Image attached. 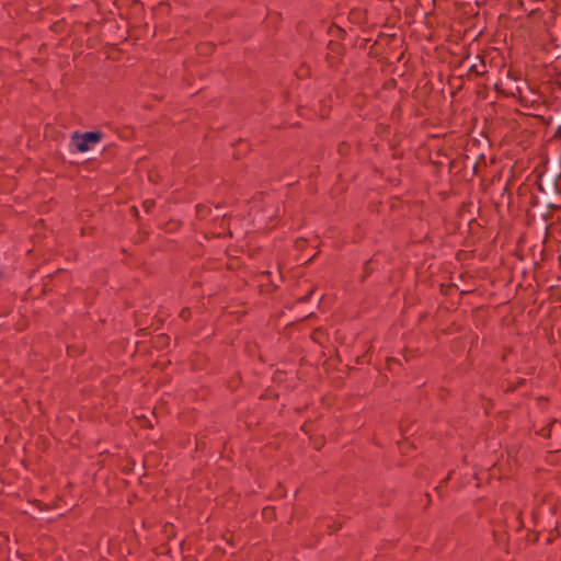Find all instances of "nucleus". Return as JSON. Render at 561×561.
I'll list each match as a JSON object with an SVG mask.
<instances>
[{
  "label": "nucleus",
  "mask_w": 561,
  "mask_h": 561,
  "mask_svg": "<svg viewBox=\"0 0 561 561\" xmlns=\"http://www.w3.org/2000/svg\"><path fill=\"white\" fill-rule=\"evenodd\" d=\"M388 87H396L397 85V81L396 79H390L388 82H387Z\"/></svg>",
  "instance_id": "nucleus-28"
},
{
  "label": "nucleus",
  "mask_w": 561,
  "mask_h": 561,
  "mask_svg": "<svg viewBox=\"0 0 561 561\" xmlns=\"http://www.w3.org/2000/svg\"><path fill=\"white\" fill-rule=\"evenodd\" d=\"M481 65L483 68H485V62H484L483 58H481Z\"/></svg>",
  "instance_id": "nucleus-36"
},
{
  "label": "nucleus",
  "mask_w": 561,
  "mask_h": 561,
  "mask_svg": "<svg viewBox=\"0 0 561 561\" xmlns=\"http://www.w3.org/2000/svg\"><path fill=\"white\" fill-rule=\"evenodd\" d=\"M314 293V289H310L305 296L300 297L298 299V302L299 304H305V302H308L310 299H311V296L313 295Z\"/></svg>",
  "instance_id": "nucleus-19"
},
{
  "label": "nucleus",
  "mask_w": 561,
  "mask_h": 561,
  "mask_svg": "<svg viewBox=\"0 0 561 561\" xmlns=\"http://www.w3.org/2000/svg\"><path fill=\"white\" fill-rule=\"evenodd\" d=\"M557 122L561 123V116L557 117Z\"/></svg>",
  "instance_id": "nucleus-46"
},
{
  "label": "nucleus",
  "mask_w": 561,
  "mask_h": 561,
  "mask_svg": "<svg viewBox=\"0 0 561 561\" xmlns=\"http://www.w3.org/2000/svg\"><path fill=\"white\" fill-rule=\"evenodd\" d=\"M325 61L331 69H337L342 64V57L328 53L325 55Z\"/></svg>",
  "instance_id": "nucleus-9"
},
{
  "label": "nucleus",
  "mask_w": 561,
  "mask_h": 561,
  "mask_svg": "<svg viewBox=\"0 0 561 561\" xmlns=\"http://www.w3.org/2000/svg\"><path fill=\"white\" fill-rule=\"evenodd\" d=\"M404 362L408 363L410 360V357H408L405 354L403 355Z\"/></svg>",
  "instance_id": "nucleus-32"
},
{
  "label": "nucleus",
  "mask_w": 561,
  "mask_h": 561,
  "mask_svg": "<svg viewBox=\"0 0 561 561\" xmlns=\"http://www.w3.org/2000/svg\"><path fill=\"white\" fill-rule=\"evenodd\" d=\"M547 208L549 210H560L561 209V204H556L553 203L554 201H547Z\"/></svg>",
  "instance_id": "nucleus-20"
},
{
  "label": "nucleus",
  "mask_w": 561,
  "mask_h": 561,
  "mask_svg": "<svg viewBox=\"0 0 561 561\" xmlns=\"http://www.w3.org/2000/svg\"><path fill=\"white\" fill-rule=\"evenodd\" d=\"M154 206H156L154 199H145L142 202V208L146 213H151L152 209L154 208Z\"/></svg>",
  "instance_id": "nucleus-12"
},
{
  "label": "nucleus",
  "mask_w": 561,
  "mask_h": 561,
  "mask_svg": "<svg viewBox=\"0 0 561 561\" xmlns=\"http://www.w3.org/2000/svg\"><path fill=\"white\" fill-rule=\"evenodd\" d=\"M436 154H437V156H442V154H444V153L439 150V151H437V153H436Z\"/></svg>",
  "instance_id": "nucleus-42"
},
{
  "label": "nucleus",
  "mask_w": 561,
  "mask_h": 561,
  "mask_svg": "<svg viewBox=\"0 0 561 561\" xmlns=\"http://www.w3.org/2000/svg\"><path fill=\"white\" fill-rule=\"evenodd\" d=\"M431 163L437 169L439 170L442 167H443V163L440 161H431Z\"/></svg>",
  "instance_id": "nucleus-26"
},
{
  "label": "nucleus",
  "mask_w": 561,
  "mask_h": 561,
  "mask_svg": "<svg viewBox=\"0 0 561 561\" xmlns=\"http://www.w3.org/2000/svg\"><path fill=\"white\" fill-rule=\"evenodd\" d=\"M539 535H540V534H539V533H537V531H530V533H528V535H527V538H526V539H527V541H529V542H531V543H537V542H538V540H539Z\"/></svg>",
  "instance_id": "nucleus-17"
},
{
  "label": "nucleus",
  "mask_w": 561,
  "mask_h": 561,
  "mask_svg": "<svg viewBox=\"0 0 561 561\" xmlns=\"http://www.w3.org/2000/svg\"><path fill=\"white\" fill-rule=\"evenodd\" d=\"M537 13V10L530 11L529 15H535Z\"/></svg>",
  "instance_id": "nucleus-35"
},
{
  "label": "nucleus",
  "mask_w": 561,
  "mask_h": 561,
  "mask_svg": "<svg viewBox=\"0 0 561 561\" xmlns=\"http://www.w3.org/2000/svg\"><path fill=\"white\" fill-rule=\"evenodd\" d=\"M449 478H450V473L445 479H443L436 488H434V491L438 494V496H440V497L443 496L442 490L447 484V481L449 480Z\"/></svg>",
  "instance_id": "nucleus-14"
},
{
  "label": "nucleus",
  "mask_w": 561,
  "mask_h": 561,
  "mask_svg": "<svg viewBox=\"0 0 561 561\" xmlns=\"http://www.w3.org/2000/svg\"><path fill=\"white\" fill-rule=\"evenodd\" d=\"M455 165H456V160H451L449 162V165H448L449 167V171H451L455 168Z\"/></svg>",
  "instance_id": "nucleus-29"
},
{
  "label": "nucleus",
  "mask_w": 561,
  "mask_h": 561,
  "mask_svg": "<svg viewBox=\"0 0 561 561\" xmlns=\"http://www.w3.org/2000/svg\"><path fill=\"white\" fill-rule=\"evenodd\" d=\"M542 218H543L546 221H548V220H550V219L552 218V215H551L549 211H547V213H545V214L542 215Z\"/></svg>",
  "instance_id": "nucleus-27"
},
{
  "label": "nucleus",
  "mask_w": 561,
  "mask_h": 561,
  "mask_svg": "<svg viewBox=\"0 0 561 561\" xmlns=\"http://www.w3.org/2000/svg\"><path fill=\"white\" fill-rule=\"evenodd\" d=\"M327 49L332 53V55H336L343 57L346 54V47L339 41H329L327 44Z\"/></svg>",
  "instance_id": "nucleus-4"
},
{
  "label": "nucleus",
  "mask_w": 561,
  "mask_h": 561,
  "mask_svg": "<svg viewBox=\"0 0 561 561\" xmlns=\"http://www.w3.org/2000/svg\"><path fill=\"white\" fill-rule=\"evenodd\" d=\"M170 345V336L165 333L158 334L153 340L157 350H164Z\"/></svg>",
  "instance_id": "nucleus-7"
},
{
  "label": "nucleus",
  "mask_w": 561,
  "mask_h": 561,
  "mask_svg": "<svg viewBox=\"0 0 561 561\" xmlns=\"http://www.w3.org/2000/svg\"><path fill=\"white\" fill-rule=\"evenodd\" d=\"M351 146L343 141L339 145L337 151L341 156H346L350 152Z\"/></svg>",
  "instance_id": "nucleus-15"
},
{
  "label": "nucleus",
  "mask_w": 561,
  "mask_h": 561,
  "mask_svg": "<svg viewBox=\"0 0 561 561\" xmlns=\"http://www.w3.org/2000/svg\"><path fill=\"white\" fill-rule=\"evenodd\" d=\"M379 262L376 255L371 256L364 263L363 275L360 276V283H364L375 271L379 270Z\"/></svg>",
  "instance_id": "nucleus-3"
},
{
  "label": "nucleus",
  "mask_w": 561,
  "mask_h": 561,
  "mask_svg": "<svg viewBox=\"0 0 561 561\" xmlns=\"http://www.w3.org/2000/svg\"><path fill=\"white\" fill-rule=\"evenodd\" d=\"M365 42H363V45H366V43L369 41L368 38H365L364 39Z\"/></svg>",
  "instance_id": "nucleus-41"
},
{
  "label": "nucleus",
  "mask_w": 561,
  "mask_h": 561,
  "mask_svg": "<svg viewBox=\"0 0 561 561\" xmlns=\"http://www.w3.org/2000/svg\"><path fill=\"white\" fill-rule=\"evenodd\" d=\"M135 460H128V463L122 469V472L125 474H130L134 471Z\"/></svg>",
  "instance_id": "nucleus-16"
},
{
  "label": "nucleus",
  "mask_w": 561,
  "mask_h": 561,
  "mask_svg": "<svg viewBox=\"0 0 561 561\" xmlns=\"http://www.w3.org/2000/svg\"><path fill=\"white\" fill-rule=\"evenodd\" d=\"M149 237V231L144 228V224L139 222L138 225V231L135 233L133 238V242L135 244H141L144 243Z\"/></svg>",
  "instance_id": "nucleus-6"
},
{
  "label": "nucleus",
  "mask_w": 561,
  "mask_h": 561,
  "mask_svg": "<svg viewBox=\"0 0 561 561\" xmlns=\"http://www.w3.org/2000/svg\"><path fill=\"white\" fill-rule=\"evenodd\" d=\"M552 541H553V538L552 537H548L547 540H546V543L550 545V543H552Z\"/></svg>",
  "instance_id": "nucleus-31"
},
{
  "label": "nucleus",
  "mask_w": 561,
  "mask_h": 561,
  "mask_svg": "<svg viewBox=\"0 0 561 561\" xmlns=\"http://www.w3.org/2000/svg\"><path fill=\"white\" fill-rule=\"evenodd\" d=\"M502 360H503V362H504V360H506V355H503V356H502Z\"/></svg>",
  "instance_id": "nucleus-43"
},
{
  "label": "nucleus",
  "mask_w": 561,
  "mask_h": 561,
  "mask_svg": "<svg viewBox=\"0 0 561 561\" xmlns=\"http://www.w3.org/2000/svg\"><path fill=\"white\" fill-rule=\"evenodd\" d=\"M205 207L202 206V205H197L196 206V209H197V213L201 214L202 209H204Z\"/></svg>",
  "instance_id": "nucleus-30"
},
{
  "label": "nucleus",
  "mask_w": 561,
  "mask_h": 561,
  "mask_svg": "<svg viewBox=\"0 0 561 561\" xmlns=\"http://www.w3.org/2000/svg\"><path fill=\"white\" fill-rule=\"evenodd\" d=\"M196 447H197V449H205L206 443L204 440L199 439L196 443Z\"/></svg>",
  "instance_id": "nucleus-25"
},
{
  "label": "nucleus",
  "mask_w": 561,
  "mask_h": 561,
  "mask_svg": "<svg viewBox=\"0 0 561 561\" xmlns=\"http://www.w3.org/2000/svg\"><path fill=\"white\" fill-rule=\"evenodd\" d=\"M356 363H357V364L363 363L362 357H359V356H358V357L356 358Z\"/></svg>",
  "instance_id": "nucleus-33"
},
{
  "label": "nucleus",
  "mask_w": 561,
  "mask_h": 561,
  "mask_svg": "<svg viewBox=\"0 0 561 561\" xmlns=\"http://www.w3.org/2000/svg\"><path fill=\"white\" fill-rule=\"evenodd\" d=\"M561 170L558 169L557 161L554 160L551 165V171L546 175L542 182V174L538 175L537 188L541 193L543 201L561 199Z\"/></svg>",
  "instance_id": "nucleus-1"
},
{
  "label": "nucleus",
  "mask_w": 561,
  "mask_h": 561,
  "mask_svg": "<svg viewBox=\"0 0 561 561\" xmlns=\"http://www.w3.org/2000/svg\"><path fill=\"white\" fill-rule=\"evenodd\" d=\"M314 256H316V255H313L312 257H310V259L308 260V262H307V263L312 262V260L314 259Z\"/></svg>",
  "instance_id": "nucleus-38"
},
{
  "label": "nucleus",
  "mask_w": 561,
  "mask_h": 561,
  "mask_svg": "<svg viewBox=\"0 0 561 561\" xmlns=\"http://www.w3.org/2000/svg\"><path fill=\"white\" fill-rule=\"evenodd\" d=\"M472 222H476V219H474V218H471V219L469 220V225H471Z\"/></svg>",
  "instance_id": "nucleus-37"
},
{
  "label": "nucleus",
  "mask_w": 561,
  "mask_h": 561,
  "mask_svg": "<svg viewBox=\"0 0 561 561\" xmlns=\"http://www.w3.org/2000/svg\"><path fill=\"white\" fill-rule=\"evenodd\" d=\"M365 42H363V45H366V43L369 41L368 38H365L364 39Z\"/></svg>",
  "instance_id": "nucleus-40"
},
{
  "label": "nucleus",
  "mask_w": 561,
  "mask_h": 561,
  "mask_svg": "<svg viewBox=\"0 0 561 561\" xmlns=\"http://www.w3.org/2000/svg\"><path fill=\"white\" fill-rule=\"evenodd\" d=\"M516 520L518 522V526H517L516 530L519 531L524 528V523H523L520 516H517Z\"/></svg>",
  "instance_id": "nucleus-24"
},
{
  "label": "nucleus",
  "mask_w": 561,
  "mask_h": 561,
  "mask_svg": "<svg viewBox=\"0 0 561 561\" xmlns=\"http://www.w3.org/2000/svg\"><path fill=\"white\" fill-rule=\"evenodd\" d=\"M493 407H494V402H493L491 399L486 400V402H485V404H484V407H483V408H484L485 413H486V414H489V413H490V410H491Z\"/></svg>",
  "instance_id": "nucleus-22"
},
{
  "label": "nucleus",
  "mask_w": 561,
  "mask_h": 561,
  "mask_svg": "<svg viewBox=\"0 0 561 561\" xmlns=\"http://www.w3.org/2000/svg\"><path fill=\"white\" fill-rule=\"evenodd\" d=\"M545 431H546V428H541L540 434L543 435V436H547L548 434H546Z\"/></svg>",
  "instance_id": "nucleus-34"
},
{
  "label": "nucleus",
  "mask_w": 561,
  "mask_h": 561,
  "mask_svg": "<svg viewBox=\"0 0 561 561\" xmlns=\"http://www.w3.org/2000/svg\"><path fill=\"white\" fill-rule=\"evenodd\" d=\"M129 214L137 220V226L139 225V222H142L140 214H139V209L137 206H135V205L130 206Z\"/></svg>",
  "instance_id": "nucleus-13"
},
{
  "label": "nucleus",
  "mask_w": 561,
  "mask_h": 561,
  "mask_svg": "<svg viewBox=\"0 0 561 561\" xmlns=\"http://www.w3.org/2000/svg\"><path fill=\"white\" fill-rule=\"evenodd\" d=\"M378 44V41L374 42L371 48H374Z\"/></svg>",
  "instance_id": "nucleus-39"
},
{
  "label": "nucleus",
  "mask_w": 561,
  "mask_h": 561,
  "mask_svg": "<svg viewBox=\"0 0 561 561\" xmlns=\"http://www.w3.org/2000/svg\"><path fill=\"white\" fill-rule=\"evenodd\" d=\"M526 383H527V380L525 378H519V379H517L516 382L507 381L506 382V388L504 389V392L505 393H513L517 389L524 387Z\"/></svg>",
  "instance_id": "nucleus-8"
},
{
  "label": "nucleus",
  "mask_w": 561,
  "mask_h": 561,
  "mask_svg": "<svg viewBox=\"0 0 561 561\" xmlns=\"http://www.w3.org/2000/svg\"><path fill=\"white\" fill-rule=\"evenodd\" d=\"M554 140H560L561 141V123L559 124V126L557 127V129L554 130L552 137L550 138V142L554 141Z\"/></svg>",
  "instance_id": "nucleus-18"
},
{
  "label": "nucleus",
  "mask_w": 561,
  "mask_h": 561,
  "mask_svg": "<svg viewBox=\"0 0 561 561\" xmlns=\"http://www.w3.org/2000/svg\"><path fill=\"white\" fill-rule=\"evenodd\" d=\"M102 130H88L81 133L76 130L70 136V149L76 152H88L104 138Z\"/></svg>",
  "instance_id": "nucleus-2"
},
{
  "label": "nucleus",
  "mask_w": 561,
  "mask_h": 561,
  "mask_svg": "<svg viewBox=\"0 0 561 561\" xmlns=\"http://www.w3.org/2000/svg\"><path fill=\"white\" fill-rule=\"evenodd\" d=\"M387 368L390 371L398 373V369L402 366V362L396 357H388L386 360Z\"/></svg>",
  "instance_id": "nucleus-11"
},
{
  "label": "nucleus",
  "mask_w": 561,
  "mask_h": 561,
  "mask_svg": "<svg viewBox=\"0 0 561 561\" xmlns=\"http://www.w3.org/2000/svg\"><path fill=\"white\" fill-rule=\"evenodd\" d=\"M328 34L334 38H336L339 42L345 39L346 37V31L336 25L335 23H332L328 28Z\"/></svg>",
  "instance_id": "nucleus-5"
},
{
  "label": "nucleus",
  "mask_w": 561,
  "mask_h": 561,
  "mask_svg": "<svg viewBox=\"0 0 561 561\" xmlns=\"http://www.w3.org/2000/svg\"><path fill=\"white\" fill-rule=\"evenodd\" d=\"M190 314H191V311H190V309H187V308L182 309V311H181V313H180V316H181L183 319H185V320L188 318V316H190Z\"/></svg>",
  "instance_id": "nucleus-23"
},
{
  "label": "nucleus",
  "mask_w": 561,
  "mask_h": 561,
  "mask_svg": "<svg viewBox=\"0 0 561 561\" xmlns=\"http://www.w3.org/2000/svg\"><path fill=\"white\" fill-rule=\"evenodd\" d=\"M67 354L69 356H77L78 354H80V350L77 346H68Z\"/></svg>",
  "instance_id": "nucleus-21"
},
{
  "label": "nucleus",
  "mask_w": 561,
  "mask_h": 561,
  "mask_svg": "<svg viewBox=\"0 0 561 561\" xmlns=\"http://www.w3.org/2000/svg\"><path fill=\"white\" fill-rule=\"evenodd\" d=\"M484 73H486V70L483 69V70H479L477 65H471L467 72H466V78L469 79V80H472L477 77H480V76H483Z\"/></svg>",
  "instance_id": "nucleus-10"
},
{
  "label": "nucleus",
  "mask_w": 561,
  "mask_h": 561,
  "mask_svg": "<svg viewBox=\"0 0 561 561\" xmlns=\"http://www.w3.org/2000/svg\"><path fill=\"white\" fill-rule=\"evenodd\" d=\"M16 556H18L19 558H21V557H22V554H21L19 551H16Z\"/></svg>",
  "instance_id": "nucleus-44"
},
{
  "label": "nucleus",
  "mask_w": 561,
  "mask_h": 561,
  "mask_svg": "<svg viewBox=\"0 0 561 561\" xmlns=\"http://www.w3.org/2000/svg\"><path fill=\"white\" fill-rule=\"evenodd\" d=\"M135 3L137 4H140V1L139 0H134Z\"/></svg>",
  "instance_id": "nucleus-45"
}]
</instances>
